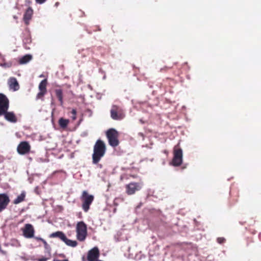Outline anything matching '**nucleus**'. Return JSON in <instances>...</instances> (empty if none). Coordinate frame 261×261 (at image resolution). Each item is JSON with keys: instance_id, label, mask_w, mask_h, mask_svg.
I'll list each match as a JSON object with an SVG mask.
<instances>
[{"instance_id": "obj_1", "label": "nucleus", "mask_w": 261, "mask_h": 261, "mask_svg": "<svg viewBox=\"0 0 261 261\" xmlns=\"http://www.w3.org/2000/svg\"><path fill=\"white\" fill-rule=\"evenodd\" d=\"M107 150L105 142L100 139H98L95 142L93 146V153L92 155V163L97 164L103 158Z\"/></svg>"}, {"instance_id": "obj_2", "label": "nucleus", "mask_w": 261, "mask_h": 261, "mask_svg": "<svg viewBox=\"0 0 261 261\" xmlns=\"http://www.w3.org/2000/svg\"><path fill=\"white\" fill-rule=\"evenodd\" d=\"M94 197L90 195L87 191H83L80 197L82 201V207L85 212H87L89 209L91 204L93 202Z\"/></svg>"}, {"instance_id": "obj_3", "label": "nucleus", "mask_w": 261, "mask_h": 261, "mask_svg": "<svg viewBox=\"0 0 261 261\" xmlns=\"http://www.w3.org/2000/svg\"><path fill=\"white\" fill-rule=\"evenodd\" d=\"M106 136L110 145L115 147L119 145V134L116 130L114 128L109 129L106 132Z\"/></svg>"}, {"instance_id": "obj_4", "label": "nucleus", "mask_w": 261, "mask_h": 261, "mask_svg": "<svg viewBox=\"0 0 261 261\" xmlns=\"http://www.w3.org/2000/svg\"><path fill=\"white\" fill-rule=\"evenodd\" d=\"M76 237L78 240L83 241L85 240L87 234V225L83 222L77 223L76 227Z\"/></svg>"}, {"instance_id": "obj_5", "label": "nucleus", "mask_w": 261, "mask_h": 261, "mask_svg": "<svg viewBox=\"0 0 261 261\" xmlns=\"http://www.w3.org/2000/svg\"><path fill=\"white\" fill-rule=\"evenodd\" d=\"M111 118L115 120H120L125 117L123 109L116 105H113L110 111Z\"/></svg>"}, {"instance_id": "obj_6", "label": "nucleus", "mask_w": 261, "mask_h": 261, "mask_svg": "<svg viewBox=\"0 0 261 261\" xmlns=\"http://www.w3.org/2000/svg\"><path fill=\"white\" fill-rule=\"evenodd\" d=\"M143 186L142 182H131L125 186V192L128 195L135 194L137 191H140Z\"/></svg>"}, {"instance_id": "obj_7", "label": "nucleus", "mask_w": 261, "mask_h": 261, "mask_svg": "<svg viewBox=\"0 0 261 261\" xmlns=\"http://www.w3.org/2000/svg\"><path fill=\"white\" fill-rule=\"evenodd\" d=\"M182 162V150L181 148H174L173 158L171 164L175 167L179 166Z\"/></svg>"}, {"instance_id": "obj_8", "label": "nucleus", "mask_w": 261, "mask_h": 261, "mask_svg": "<svg viewBox=\"0 0 261 261\" xmlns=\"http://www.w3.org/2000/svg\"><path fill=\"white\" fill-rule=\"evenodd\" d=\"M9 107V100L3 93H0V116H3Z\"/></svg>"}, {"instance_id": "obj_9", "label": "nucleus", "mask_w": 261, "mask_h": 261, "mask_svg": "<svg viewBox=\"0 0 261 261\" xmlns=\"http://www.w3.org/2000/svg\"><path fill=\"white\" fill-rule=\"evenodd\" d=\"M100 253L98 248L95 247L90 250L87 253V260L88 261H97Z\"/></svg>"}, {"instance_id": "obj_10", "label": "nucleus", "mask_w": 261, "mask_h": 261, "mask_svg": "<svg viewBox=\"0 0 261 261\" xmlns=\"http://www.w3.org/2000/svg\"><path fill=\"white\" fill-rule=\"evenodd\" d=\"M31 146L27 141L21 142L17 146V151L20 154H25L30 152Z\"/></svg>"}, {"instance_id": "obj_11", "label": "nucleus", "mask_w": 261, "mask_h": 261, "mask_svg": "<svg viewBox=\"0 0 261 261\" xmlns=\"http://www.w3.org/2000/svg\"><path fill=\"white\" fill-rule=\"evenodd\" d=\"M10 201L9 197L7 194H0V213L7 208Z\"/></svg>"}, {"instance_id": "obj_12", "label": "nucleus", "mask_w": 261, "mask_h": 261, "mask_svg": "<svg viewBox=\"0 0 261 261\" xmlns=\"http://www.w3.org/2000/svg\"><path fill=\"white\" fill-rule=\"evenodd\" d=\"M47 85V79H44L42 80L39 85V89L40 92L37 94L36 96V99H41L43 98L44 96L47 93L46 86Z\"/></svg>"}, {"instance_id": "obj_13", "label": "nucleus", "mask_w": 261, "mask_h": 261, "mask_svg": "<svg viewBox=\"0 0 261 261\" xmlns=\"http://www.w3.org/2000/svg\"><path fill=\"white\" fill-rule=\"evenodd\" d=\"M23 236L26 238L34 237L35 230L31 224H26L22 229Z\"/></svg>"}, {"instance_id": "obj_14", "label": "nucleus", "mask_w": 261, "mask_h": 261, "mask_svg": "<svg viewBox=\"0 0 261 261\" xmlns=\"http://www.w3.org/2000/svg\"><path fill=\"white\" fill-rule=\"evenodd\" d=\"M8 85L10 89L12 90L13 91H17L19 89L18 82L14 77H11L9 79Z\"/></svg>"}, {"instance_id": "obj_15", "label": "nucleus", "mask_w": 261, "mask_h": 261, "mask_svg": "<svg viewBox=\"0 0 261 261\" xmlns=\"http://www.w3.org/2000/svg\"><path fill=\"white\" fill-rule=\"evenodd\" d=\"M33 15V10L31 7H29L25 10L23 17V20L27 25L30 24V21L32 19Z\"/></svg>"}, {"instance_id": "obj_16", "label": "nucleus", "mask_w": 261, "mask_h": 261, "mask_svg": "<svg viewBox=\"0 0 261 261\" xmlns=\"http://www.w3.org/2000/svg\"><path fill=\"white\" fill-rule=\"evenodd\" d=\"M3 115H4L5 118L8 121L13 123L17 121V118L13 112H8V111H6Z\"/></svg>"}, {"instance_id": "obj_17", "label": "nucleus", "mask_w": 261, "mask_h": 261, "mask_svg": "<svg viewBox=\"0 0 261 261\" xmlns=\"http://www.w3.org/2000/svg\"><path fill=\"white\" fill-rule=\"evenodd\" d=\"M56 96L58 98L60 104L61 106L63 105V90L61 89H56L55 90Z\"/></svg>"}, {"instance_id": "obj_18", "label": "nucleus", "mask_w": 261, "mask_h": 261, "mask_svg": "<svg viewBox=\"0 0 261 261\" xmlns=\"http://www.w3.org/2000/svg\"><path fill=\"white\" fill-rule=\"evenodd\" d=\"M65 234L62 232L60 231H58L55 232H53L50 234V238H58L63 242L64 240L65 239Z\"/></svg>"}, {"instance_id": "obj_19", "label": "nucleus", "mask_w": 261, "mask_h": 261, "mask_svg": "<svg viewBox=\"0 0 261 261\" xmlns=\"http://www.w3.org/2000/svg\"><path fill=\"white\" fill-rule=\"evenodd\" d=\"M25 196V192L24 191L22 192L14 200L13 203L14 204H17L24 201Z\"/></svg>"}, {"instance_id": "obj_20", "label": "nucleus", "mask_w": 261, "mask_h": 261, "mask_svg": "<svg viewBox=\"0 0 261 261\" xmlns=\"http://www.w3.org/2000/svg\"><path fill=\"white\" fill-rule=\"evenodd\" d=\"M32 59V55H25V56L19 58L18 62L20 64H24L30 62Z\"/></svg>"}, {"instance_id": "obj_21", "label": "nucleus", "mask_w": 261, "mask_h": 261, "mask_svg": "<svg viewBox=\"0 0 261 261\" xmlns=\"http://www.w3.org/2000/svg\"><path fill=\"white\" fill-rule=\"evenodd\" d=\"M69 122V120L68 119H64L63 118H61L59 120V124L62 128H65L67 126Z\"/></svg>"}, {"instance_id": "obj_22", "label": "nucleus", "mask_w": 261, "mask_h": 261, "mask_svg": "<svg viewBox=\"0 0 261 261\" xmlns=\"http://www.w3.org/2000/svg\"><path fill=\"white\" fill-rule=\"evenodd\" d=\"M63 242L68 246L74 247L77 246V243L76 241H72L68 239L66 236L65 239L64 240Z\"/></svg>"}, {"instance_id": "obj_23", "label": "nucleus", "mask_w": 261, "mask_h": 261, "mask_svg": "<svg viewBox=\"0 0 261 261\" xmlns=\"http://www.w3.org/2000/svg\"><path fill=\"white\" fill-rule=\"evenodd\" d=\"M217 242L220 244H223L226 242V239L223 237H219L217 239Z\"/></svg>"}, {"instance_id": "obj_24", "label": "nucleus", "mask_w": 261, "mask_h": 261, "mask_svg": "<svg viewBox=\"0 0 261 261\" xmlns=\"http://www.w3.org/2000/svg\"><path fill=\"white\" fill-rule=\"evenodd\" d=\"M71 113L72 114V116H71L72 119L73 120H75L76 119V110L75 109H72Z\"/></svg>"}, {"instance_id": "obj_25", "label": "nucleus", "mask_w": 261, "mask_h": 261, "mask_svg": "<svg viewBox=\"0 0 261 261\" xmlns=\"http://www.w3.org/2000/svg\"><path fill=\"white\" fill-rule=\"evenodd\" d=\"M171 67L168 66H165L163 68H161L160 72H164L167 71Z\"/></svg>"}, {"instance_id": "obj_26", "label": "nucleus", "mask_w": 261, "mask_h": 261, "mask_svg": "<svg viewBox=\"0 0 261 261\" xmlns=\"http://www.w3.org/2000/svg\"><path fill=\"white\" fill-rule=\"evenodd\" d=\"M46 0H35L36 3L39 4H42L46 2Z\"/></svg>"}, {"instance_id": "obj_27", "label": "nucleus", "mask_w": 261, "mask_h": 261, "mask_svg": "<svg viewBox=\"0 0 261 261\" xmlns=\"http://www.w3.org/2000/svg\"><path fill=\"white\" fill-rule=\"evenodd\" d=\"M1 66L2 67H10L11 66V65L9 64L8 63H5L2 64Z\"/></svg>"}, {"instance_id": "obj_28", "label": "nucleus", "mask_w": 261, "mask_h": 261, "mask_svg": "<svg viewBox=\"0 0 261 261\" xmlns=\"http://www.w3.org/2000/svg\"><path fill=\"white\" fill-rule=\"evenodd\" d=\"M41 242L43 243V244H44L45 247H46L48 245L47 242L43 239H42Z\"/></svg>"}, {"instance_id": "obj_29", "label": "nucleus", "mask_w": 261, "mask_h": 261, "mask_svg": "<svg viewBox=\"0 0 261 261\" xmlns=\"http://www.w3.org/2000/svg\"><path fill=\"white\" fill-rule=\"evenodd\" d=\"M34 239H35V240H37V241H42V239H43L42 238H40V237H34Z\"/></svg>"}, {"instance_id": "obj_30", "label": "nucleus", "mask_w": 261, "mask_h": 261, "mask_svg": "<svg viewBox=\"0 0 261 261\" xmlns=\"http://www.w3.org/2000/svg\"><path fill=\"white\" fill-rule=\"evenodd\" d=\"M38 261H47V259L45 258H42L39 259Z\"/></svg>"}, {"instance_id": "obj_31", "label": "nucleus", "mask_w": 261, "mask_h": 261, "mask_svg": "<svg viewBox=\"0 0 261 261\" xmlns=\"http://www.w3.org/2000/svg\"><path fill=\"white\" fill-rule=\"evenodd\" d=\"M129 176L132 177L134 178H136L137 177L136 175H129Z\"/></svg>"}, {"instance_id": "obj_32", "label": "nucleus", "mask_w": 261, "mask_h": 261, "mask_svg": "<svg viewBox=\"0 0 261 261\" xmlns=\"http://www.w3.org/2000/svg\"><path fill=\"white\" fill-rule=\"evenodd\" d=\"M26 2L29 4H31L32 3V2L30 0H27Z\"/></svg>"}, {"instance_id": "obj_33", "label": "nucleus", "mask_w": 261, "mask_h": 261, "mask_svg": "<svg viewBox=\"0 0 261 261\" xmlns=\"http://www.w3.org/2000/svg\"><path fill=\"white\" fill-rule=\"evenodd\" d=\"M54 261H69L67 259H63V260H54Z\"/></svg>"}, {"instance_id": "obj_34", "label": "nucleus", "mask_w": 261, "mask_h": 261, "mask_svg": "<svg viewBox=\"0 0 261 261\" xmlns=\"http://www.w3.org/2000/svg\"><path fill=\"white\" fill-rule=\"evenodd\" d=\"M82 260L83 261H86V259H85V257H82Z\"/></svg>"}]
</instances>
